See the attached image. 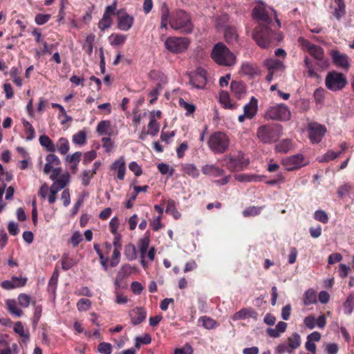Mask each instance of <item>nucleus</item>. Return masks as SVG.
Returning <instances> with one entry per match:
<instances>
[{"label": "nucleus", "instance_id": "1", "mask_svg": "<svg viewBox=\"0 0 354 354\" xmlns=\"http://www.w3.org/2000/svg\"><path fill=\"white\" fill-rule=\"evenodd\" d=\"M270 8H266L263 2L259 1L252 12V17L259 23L253 30L252 39L262 48H268L274 41H280L282 39L281 32H274L270 28L273 13Z\"/></svg>", "mask_w": 354, "mask_h": 354}, {"label": "nucleus", "instance_id": "2", "mask_svg": "<svg viewBox=\"0 0 354 354\" xmlns=\"http://www.w3.org/2000/svg\"><path fill=\"white\" fill-rule=\"evenodd\" d=\"M169 25L174 30L186 35L192 33L194 29L190 15L183 10H178L173 13Z\"/></svg>", "mask_w": 354, "mask_h": 354}, {"label": "nucleus", "instance_id": "3", "mask_svg": "<svg viewBox=\"0 0 354 354\" xmlns=\"http://www.w3.org/2000/svg\"><path fill=\"white\" fill-rule=\"evenodd\" d=\"M212 59L218 65L231 66L236 62V57L222 42L216 44L211 53Z\"/></svg>", "mask_w": 354, "mask_h": 354}, {"label": "nucleus", "instance_id": "4", "mask_svg": "<svg viewBox=\"0 0 354 354\" xmlns=\"http://www.w3.org/2000/svg\"><path fill=\"white\" fill-rule=\"evenodd\" d=\"M281 135L279 126L263 124L258 127L257 136L264 144H270L277 141Z\"/></svg>", "mask_w": 354, "mask_h": 354}, {"label": "nucleus", "instance_id": "5", "mask_svg": "<svg viewBox=\"0 0 354 354\" xmlns=\"http://www.w3.org/2000/svg\"><path fill=\"white\" fill-rule=\"evenodd\" d=\"M207 145L214 153L221 154L227 150L230 139L225 133L216 131L209 136Z\"/></svg>", "mask_w": 354, "mask_h": 354}, {"label": "nucleus", "instance_id": "6", "mask_svg": "<svg viewBox=\"0 0 354 354\" xmlns=\"http://www.w3.org/2000/svg\"><path fill=\"white\" fill-rule=\"evenodd\" d=\"M303 46L316 60L315 65L318 69L324 70L328 67V60L326 57L324 49L321 46L311 44L306 40L304 41Z\"/></svg>", "mask_w": 354, "mask_h": 354}, {"label": "nucleus", "instance_id": "7", "mask_svg": "<svg viewBox=\"0 0 354 354\" xmlns=\"http://www.w3.org/2000/svg\"><path fill=\"white\" fill-rule=\"evenodd\" d=\"M325 84L328 89L337 91L344 88L347 84L346 77L337 71L329 72L325 80Z\"/></svg>", "mask_w": 354, "mask_h": 354}, {"label": "nucleus", "instance_id": "8", "mask_svg": "<svg viewBox=\"0 0 354 354\" xmlns=\"http://www.w3.org/2000/svg\"><path fill=\"white\" fill-rule=\"evenodd\" d=\"M291 113L288 106L280 104L270 107L266 112V119L279 121H287L290 118Z\"/></svg>", "mask_w": 354, "mask_h": 354}, {"label": "nucleus", "instance_id": "9", "mask_svg": "<svg viewBox=\"0 0 354 354\" xmlns=\"http://www.w3.org/2000/svg\"><path fill=\"white\" fill-rule=\"evenodd\" d=\"M190 40L187 37H169L165 42V48L172 53H181L189 47Z\"/></svg>", "mask_w": 354, "mask_h": 354}, {"label": "nucleus", "instance_id": "10", "mask_svg": "<svg viewBox=\"0 0 354 354\" xmlns=\"http://www.w3.org/2000/svg\"><path fill=\"white\" fill-rule=\"evenodd\" d=\"M227 168L231 171H239L246 167L250 162L244 153L239 151L236 155H229L225 158Z\"/></svg>", "mask_w": 354, "mask_h": 354}, {"label": "nucleus", "instance_id": "11", "mask_svg": "<svg viewBox=\"0 0 354 354\" xmlns=\"http://www.w3.org/2000/svg\"><path fill=\"white\" fill-rule=\"evenodd\" d=\"M307 129L309 139L313 144L320 142L326 132V127L317 122L309 123Z\"/></svg>", "mask_w": 354, "mask_h": 354}, {"label": "nucleus", "instance_id": "12", "mask_svg": "<svg viewBox=\"0 0 354 354\" xmlns=\"http://www.w3.org/2000/svg\"><path fill=\"white\" fill-rule=\"evenodd\" d=\"M117 3L115 1L111 5L106 6L102 19L98 22V28L102 31L109 28L113 24V17L115 15Z\"/></svg>", "mask_w": 354, "mask_h": 354}, {"label": "nucleus", "instance_id": "13", "mask_svg": "<svg viewBox=\"0 0 354 354\" xmlns=\"http://www.w3.org/2000/svg\"><path fill=\"white\" fill-rule=\"evenodd\" d=\"M189 83L196 88H203L207 84V71L201 67L197 68L189 75Z\"/></svg>", "mask_w": 354, "mask_h": 354}, {"label": "nucleus", "instance_id": "14", "mask_svg": "<svg viewBox=\"0 0 354 354\" xmlns=\"http://www.w3.org/2000/svg\"><path fill=\"white\" fill-rule=\"evenodd\" d=\"M282 165L287 171L297 170L306 165L304 162V157L302 154L298 153L282 160Z\"/></svg>", "mask_w": 354, "mask_h": 354}, {"label": "nucleus", "instance_id": "15", "mask_svg": "<svg viewBox=\"0 0 354 354\" xmlns=\"http://www.w3.org/2000/svg\"><path fill=\"white\" fill-rule=\"evenodd\" d=\"M330 55L335 65L346 69L349 67V57L347 55L333 50L330 52Z\"/></svg>", "mask_w": 354, "mask_h": 354}, {"label": "nucleus", "instance_id": "16", "mask_svg": "<svg viewBox=\"0 0 354 354\" xmlns=\"http://www.w3.org/2000/svg\"><path fill=\"white\" fill-rule=\"evenodd\" d=\"M118 15V28L123 31L129 30L133 24V17L125 12L120 15V11H119Z\"/></svg>", "mask_w": 354, "mask_h": 354}, {"label": "nucleus", "instance_id": "17", "mask_svg": "<svg viewBox=\"0 0 354 354\" xmlns=\"http://www.w3.org/2000/svg\"><path fill=\"white\" fill-rule=\"evenodd\" d=\"M27 282L26 277H12L10 280H4L1 282V287L6 290H11L23 287Z\"/></svg>", "mask_w": 354, "mask_h": 354}, {"label": "nucleus", "instance_id": "18", "mask_svg": "<svg viewBox=\"0 0 354 354\" xmlns=\"http://www.w3.org/2000/svg\"><path fill=\"white\" fill-rule=\"evenodd\" d=\"M111 169L116 171L117 178L120 180L124 179L126 173V162L123 156L120 157L115 160L111 165Z\"/></svg>", "mask_w": 354, "mask_h": 354}, {"label": "nucleus", "instance_id": "19", "mask_svg": "<svg viewBox=\"0 0 354 354\" xmlns=\"http://www.w3.org/2000/svg\"><path fill=\"white\" fill-rule=\"evenodd\" d=\"M133 325H138L144 322L147 317V311L142 307H136L129 312Z\"/></svg>", "mask_w": 354, "mask_h": 354}, {"label": "nucleus", "instance_id": "20", "mask_svg": "<svg viewBox=\"0 0 354 354\" xmlns=\"http://www.w3.org/2000/svg\"><path fill=\"white\" fill-rule=\"evenodd\" d=\"M232 93L238 100L243 97L246 93V86L243 82L233 80L230 84Z\"/></svg>", "mask_w": 354, "mask_h": 354}, {"label": "nucleus", "instance_id": "21", "mask_svg": "<svg viewBox=\"0 0 354 354\" xmlns=\"http://www.w3.org/2000/svg\"><path fill=\"white\" fill-rule=\"evenodd\" d=\"M258 110V100L252 97L249 103L243 107V113L247 116V119H252L257 114Z\"/></svg>", "mask_w": 354, "mask_h": 354}, {"label": "nucleus", "instance_id": "22", "mask_svg": "<svg viewBox=\"0 0 354 354\" xmlns=\"http://www.w3.org/2000/svg\"><path fill=\"white\" fill-rule=\"evenodd\" d=\"M150 243V234L147 232L144 236L139 239L138 243V248L140 253V258L145 259Z\"/></svg>", "mask_w": 354, "mask_h": 354}, {"label": "nucleus", "instance_id": "23", "mask_svg": "<svg viewBox=\"0 0 354 354\" xmlns=\"http://www.w3.org/2000/svg\"><path fill=\"white\" fill-rule=\"evenodd\" d=\"M202 172L205 175L212 176L213 177H219L223 176L225 171L216 167L214 165H205L202 167Z\"/></svg>", "mask_w": 354, "mask_h": 354}, {"label": "nucleus", "instance_id": "24", "mask_svg": "<svg viewBox=\"0 0 354 354\" xmlns=\"http://www.w3.org/2000/svg\"><path fill=\"white\" fill-rule=\"evenodd\" d=\"M335 6L333 15L337 20H339L346 15V5L344 0H334Z\"/></svg>", "mask_w": 354, "mask_h": 354}, {"label": "nucleus", "instance_id": "25", "mask_svg": "<svg viewBox=\"0 0 354 354\" xmlns=\"http://www.w3.org/2000/svg\"><path fill=\"white\" fill-rule=\"evenodd\" d=\"M219 101L225 109H235L238 106L236 102L232 103L227 91H222L219 94Z\"/></svg>", "mask_w": 354, "mask_h": 354}, {"label": "nucleus", "instance_id": "26", "mask_svg": "<svg viewBox=\"0 0 354 354\" xmlns=\"http://www.w3.org/2000/svg\"><path fill=\"white\" fill-rule=\"evenodd\" d=\"M181 171L184 176L187 175L192 178H196L199 176V170L197 167L191 163L183 164L181 166Z\"/></svg>", "mask_w": 354, "mask_h": 354}, {"label": "nucleus", "instance_id": "27", "mask_svg": "<svg viewBox=\"0 0 354 354\" xmlns=\"http://www.w3.org/2000/svg\"><path fill=\"white\" fill-rule=\"evenodd\" d=\"M225 41L229 44H234L237 42L238 34L236 28L232 26L226 27L224 32Z\"/></svg>", "mask_w": 354, "mask_h": 354}, {"label": "nucleus", "instance_id": "28", "mask_svg": "<svg viewBox=\"0 0 354 354\" xmlns=\"http://www.w3.org/2000/svg\"><path fill=\"white\" fill-rule=\"evenodd\" d=\"M95 40V35L93 33L88 35L82 44V49L89 57L92 56L93 46Z\"/></svg>", "mask_w": 354, "mask_h": 354}, {"label": "nucleus", "instance_id": "29", "mask_svg": "<svg viewBox=\"0 0 354 354\" xmlns=\"http://www.w3.org/2000/svg\"><path fill=\"white\" fill-rule=\"evenodd\" d=\"M127 39V36L120 33H112L109 37L108 40L112 46H122Z\"/></svg>", "mask_w": 354, "mask_h": 354}, {"label": "nucleus", "instance_id": "30", "mask_svg": "<svg viewBox=\"0 0 354 354\" xmlns=\"http://www.w3.org/2000/svg\"><path fill=\"white\" fill-rule=\"evenodd\" d=\"M154 111L150 113V120L148 124V131L147 133L152 136H156L160 129L159 123L156 121V118H154Z\"/></svg>", "mask_w": 354, "mask_h": 354}, {"label": "nucleus", "instance_id": "31", "mask_svg": "<svg viewBox=\"0 0 354 354\" xmlns=\"http://www.w3.org/2000/svg\"><path fill=\"white\" fill-rule=\"evenodd\" d=\"M256 315L255 311L251 308H242L234 313L232 316L233 320L245 319L247 317H253Z\"/></svg>", "mask_w": 354, "mask_h": 354}, {"label": "nucleus", "instance_id": "32", "mask_svg": "<svg viewBox=\"0 0 354 354\" xmlns=\"http://www.w3.org/2000/svg\"><path fill=\"white\" fill-rule=\"evenodd\" d=\"M111 129V122L109 120L100 121L96 127V131L100 136L108 135L110 136V131Z\"/></svg>", "mask_w": 354, "mask_h": 354}, {"label": "nucleus", "instance_id": "33", "mask_svg": "<svg viewBox=\"0 0 354 354\" xmlns=\"http://www.w3.org/2000/svg\"><path fill=\"white\" fill-rule=\"evenodd\" d=\"M14 331L20 337H23V342L26 343L30 340V333L28 330H24V326L21 322H17L15 324Z\"/></svg>", "mask_w": 354, "mask_h": 354}, {"label": "nucleus", "instance_id": "34", "mask_svg": "<svg viewBox=\"0 0 354 354\" xmlns=\"http://www.w3.org/2000/svg\"><path fill=\"white\" fill-rule=\"evenodd\" d=\"M39 143L40 145L45 147L48 151L55 152L56 150V147L53 142L50 140V138L46 135H42L39 137Z\"/></svg>", "mask_w": 354, "mask_h": 354}, {"label": "nucleus", "instance_id": "35", "mask_svg": "<svg viewBox=\"0 0 354 354\" xmlns=\"http://www.w3.org/2000/svg\"><path fill=\"white\" fill-rule=\"evenodd\" d=\"M301 344V336L297 333H292L288 338V344L292 351L298 348Z\"/></svg>", "mask_w": 354, "mask_h": 354}, {"label": "nucleus", "instance_id": "36", "mask_svg": "<svg viewBox=\"0 0 354 354\" xmlns=\"http://www.w3.org/2000/svg\"><path fill=\"white\" fill-rule=\"evenodd\" d=\"M62 263V268L64 270H68L75 265L77 264V262L73 258H71L68 253H64L62 254L61 258Z\"/></svg>", "mask_w": 354, "mask_h": 354}, {"label": "nucleus", "instance_id": "37", "mask_svg": "<svg viewBox=\"0 0 354 354\" xmlns=\"http://www.w3.org/2000/svg\"><path fill=\"white\" fill-rule=\"evenodd\" d=\"M264 178V176L257 174H241L237 176L236 179L241 182H260Z\"/></svg>", "mask_w": 354, "mask_h": 354}, {"label": "nucleus", "instance_id": "38", "mask_svg": "<svg viewBox=\"0 0 354 354\" xmlns=\"http://www.w3.org/2000/svg\"><path fill=\"white\" fill-rule=\"evenodd\" d=\"M56 147L61 154L66 155L70 149L69 142L67 138L62 137L57 142Z\"/></svg>", "mask_w": 354, "mask_h": 354}, {"label": "nucleus", "instance_id": "39", "mask_svg": "<svg viewBox=\"0 0 354 354\" xmlns=\"http://www.w3.org/2000/svg\"><path fill=\"white\" fill-rule=\"evenodd\" d=\"M124 254L129 261H133L137 258L136 246L133 243L125 245Z\"/></svg>", "mask_w": 354, "mask_h": 354}, {"label": "nucleus", "instance_id": "40", "mask_svg": "<svg viewBox=\"0 0 354 354\" xmlns=\"http://www.w3.org/2000/svg\"><path fill=\"white\" fill-rule=\"evenodd\" d=\"M22 124L24 127L27 140H32L35 136V131L32 125L25 119H22Z\"/></svg>", "mask_w": 354, "mask_h": 354}, {"label": "nucleus", "instance_id": "41", "mask_svg": "<svg viewBox=\"0 0 354 354\" xmlns=\"http://www.w3.org/2000/svg\"><path fill=\"white\" fill-rule=\"evenodd\" d=\"M304 303L306 306L317 303V294L316 292L312 289L308 290L305 292Z\"/></svg>", "mask_w": 354, "mask_h": 354}, {"label": "nucleus", "instance_id": "42", "mask_svg": "<svg viewBox=\"0 0 354 354\" xmlns=\"http://www.w3.org/2000/svg\"><path fill=\"white\" fill-rule=\"evenodd\" d=\"M178 104L186 111V116L193 114L196 111V106L194 104L187 102L183 98L179 99Z\"/></svg>", "mask_w": 354, "mask_h": 354}, {"label": "nucleus", "instance_id": "43", "mask_svg": "<svg viewBox=\"0 0 354 354\" xmlns=\"http://www.w3.org/2000/svg\"><path fill=\"white\" fill-rule=\"evenodd\" d=\"M6 305L9 312L15 315L17 317H21L23 314L21 309L17 307V303L15 300H8Z\"/></svg>", "mask_w": 354, "mask_h": 354}, {"label": "nucleus", "instance_id": "44", "mask_svg": "<svg viewBox=\"0 0 354 354\" xmlns=\"http://www.w3.org/2000/svg\"><path fill=\"white\" fill-rule=\"evenodd\" d=\"M292 147V142L290 140L286 139L279 142L276 145V150L281 153H287Z\"/></svg>", "mask_w": 354, "mask_h": 354}, {"label": "nucleus", "instance_id": "45", "mask_svg": "<svg viewBox=\"0 0 354 354\" xmlns=\"http://www.w3.org/2000/svg\"><path fill=\"white\" fill-rule=\"evenodd\" d=\"M73 142L78 145H84L86 142V133L80 131L73 136Z\"/></svg>", "mask_w": 354, "mask_h": 354}, {"label": "nucleus", "instance_id": "46", "mask_svg": "<svg viewBox=\"0 0 354 354\" xmlns=\"http://www.w3.org/2000/svg\"><path fill=\"white\" fill-rule=\"evenodd\" d=\"M304 64L306 68L308 69V75L310 77H318V75L315 71L316 66L315 64H314L308 57H306L304 59Z\"/></svg>", "mask_w": 354, "mask_h": 354}, {"label": "nucleus", "instance_id": "47", "mask_svg": "<svg viewBox=\"0 0 354 354\" xmlns=\"http://www.w3.org/2000/svg\"><path fill=\"white\" fill-rule=\"evenodd\" d=\"M20 71L17 67H12L10 71V75L13 82L17 86H21L22 85V79L19 76Z\"/></svg>", "mask_w": 354, "mask_h": 354}, {"label": "nucleus", "instance_id": "48", "mask_svg": "<svg viewBox=\"0 0 354 354\" xmlns=\"http://www.w3.org/2000/svg\"><path fill=\"white\" fill-rule=\"evenodd\" d=\"M151 342V337L150 335L145 334L143 337H136L135 348L138 350L142 344H149Z\"/></svg>", "mask_w": 354, "mask_h": 354}, {"label": "nucleus", "instance_id": "49", "mask_svg": "<svg viewBox=\"0 0 354 354\" xmlns=\"http://www.w3.org/2000/svg\"><path fill=\"white\" fill-rule=\"evenodd\" d=\"M83 241V236L82 234L76 231L71 236V239L68 241V243H71L73 248H76Z\"/></svg>", "mask_w": 354, "mask_h": 354}, {"label": "nucleus", "instance_id": "50", "mask_svg": "<svg viewBox=\"0 0 354 354\" xmlns=\"http://www.w3.org/2000/svg\"><path fill=\"white\" fill-rule=\"evenodd\" d=\"M95 174V171L84 170L82 174V184L84 186H88L90 183L91 179L93 178Z\"/></svg>", "mask_w": 354, "mask_h": 354}, {"label": "nucleus", "instance_id": "51", "mask_svg": "<svg viewBox=\"0 0 354 354\" xmlns=\"http://www.w3.org/2000/svg\"><path fill=\"white\" fill-rule=\"evenodd\" d=\"M91 301L88 299L82 298L77 303V308L80 311H86L91 308Z\"/></svg>", "mask_w": 354, "mask_h": 354}, {"label": "nucleus", "instance_id": "52", "mask_svg": "<svg viewBox=\"0 0 354 354\" xmlns=\"http://www.w3.org/2000/svg\"><path fill=\"white\" fill-rule=\"evenodd\" d=\"M200 320L202 322L203 326L207 329L214 328L216 326V322L209 317H201Z\"/></svg>", "mask_w": 354, "mask_h": 354}, {"label": "nucleus", "instance_id": "53", "mask_svg": "<svg viewBox=\"0 0 354 354\" xmlns=\"http://www.w3.org/2000/svg\"><path fill=\"white\" fill-rule=\"evenodd\" d=\"M82 156V152L76 151L72 155H68L66 157V162L68 164H79L81 157Z\"/></svg>", "mask_w": 354, "mask_h": 354}, {"label": "nucleus", "instance_id": "54", "mask_svg": "<svg viewBox=\"0 0 354 354\" xmlns=\"http://www.w3.org/2000/svg\"><path fill=\"white\" fill-rule=\"evenodd\" d=\"M261 207L251 206L243 211V215L245 217L254 216L260 214Z\"/></svg>", "mask_w": 354, "mask_h": 354}, {"label": "nucleus", "instance_id": "55", "mask_svg": "<svg viewBox=\"0 0 354 354\" xmlns=\"http://www.w3.org/2000/svg\"><path fill=\"white\" fill-rule=\"evenodd\" d=\"M69 182V174H62L58 179L54 180V183L59 187V189H64Z\"/></svg>", "mask_w": 354, "mask_h": 354}, {"label": "nucleus", "instance_id": "56", "mask_svg": "<svg viewBox=\"0 0 354 354\" xmlns=\"http://www.w3.org/2000/svg\"><path fill=\"white\" fill-rule=\"evenodd\" d=\"M339 156V153L335 152L333 150L328 151L326 153H324L319 160L321 162H328L330 160H333L337 158Z\"/></svg>", "mask_w": 354, "mask_h": 354}, {"label": "nucleus", "instance_id": "57", "mask_svg": "<svg viewBox=\"0 0 354 354\" xmlns=\"http://www.w3.org/2000/svg\"><path fill=\"white\" fill-rule=\"evenodd\" d=\"M131 272L132 268L131 266L129 264H124L121 267L118 274L121 279H123L124 277L129 276Z\"/></svg>", "mask_w": 354, "mask_h": 354}, {"label": "nucleus", "instance_id": "58", "mask_svg": "<svg viewBox=\"0 0 354 354\" xmlns=\"http://www.w3.org/2000/svg\"><path fill=\"white\" fill-rule=\"evenodd\" d=\"M282 62L277 59H270L267 61L266 66L269 70L271 71L272 70L278 69L282 66Z\"/></svg>", "mask_w": 354, "mask_h": 354}, {"label": "nucleus", "instance_id": "59", "mask_svg": "<svg viewBox=\"0 0 354 354\" xmlns=\"http://www.w3.org/2000/svg\"><path fill=\"white\" fill-rule=\"evenodd\" d=\"M158 171L160 174L165 175L169 174V176H171L174 172V169L171 168L169 165L166 163H160L158 165Z\"/></svg>", "mask_w": 354, "mask_h": 354}, {"label": "nucleus", "instance_id": "60", "mask_svg": "<svg viewBox=\"0 0 354 354\" xmlns=\"http://www.w3.org/2000/svg\"><path fill=\"white\" fill-rule=\"evenodd\" d=\"M120 250H114L111 256V259L110 260V266L112 268L116 267L120 261Z\"/></svg>", "mask_w": 354, "mask_h": 354}, {"label": "nucleus", "instance_id": "61", "mask_svg": "<svg viewBox=\"0 0 354 354\" xmlns=\"http://www.w3.org/2000/svg\"><path fill=\"white\" fill-rule=\"evenodd\" d=\"M314 218L315 220L325 224L328 221V216L326 212L323 210H317L315 212Z\"/></svg>", "mask_w": 354, "mask_h": 354}, {"label": "nucleus", "instance_id": "62", "mask_svg": "<svg viewBox=\"0 0 354 354\" xmlns=\"http://www.w3.org/2000/svg\"><path fill=\"white\" fill-rule=\"evenodd\" d=\"M120 225V219L117 216L113 217L109 222V229L110 232L113 234H116L118 233V227Z\"/></svg>", "mask_w": 354, "mask_h": 354}, {"label": "nucleus", "instance_id": "63", "mask_svg": "<svg viewBox=\"0 0 354 354\" xmlns=\"http://www.w3.org/2000/svg\"><path fill=\"white\" fill-rule=\"evenodd\" d=\"M97 350L100 353L103 354H111L112 352V346L109 343L102 342L99 344Z\"/></svg>", "mask_w": 354, "mask_h": 354}, {"label": "nucleus", "instance_id": "64", "mask_svg": "<svg viewBox=\"0 0 354 354\" xmlns=\"http://www.w3.org/2000/svg\"><path fill=\"white\" fill-rule=\"evenodd\" d=\"M285 353H288L289 354L292 353L288 344L281 343L275 348L276 354H283Z\"/></svg>", "mask_w": 354, "mask_h": 354}]
</instances>
